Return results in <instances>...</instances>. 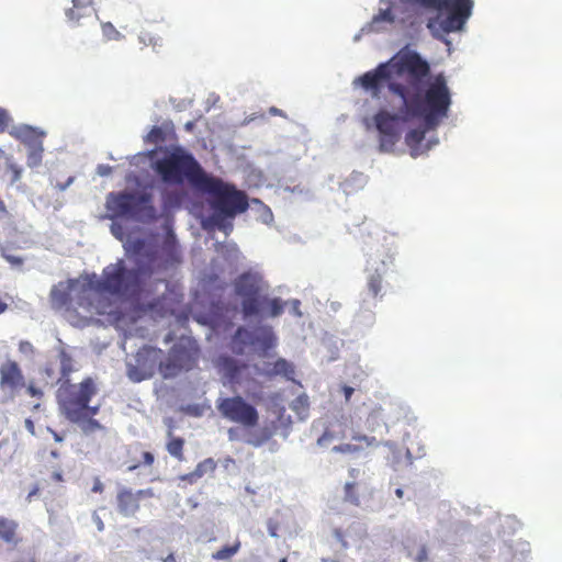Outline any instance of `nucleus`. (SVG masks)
<instances>
[{"mask_svg": "<svg viewBox=\"0 0 562 562\" xmlns=\"http://www.w3.org/2000/svg\"><path fill=\"white\" fill-rule=\"evenodd\" d=\"M430 71L426 59L416 50L404 47L386 63L357 78L356 82L373 97H379L386 86L391 93L405 102L409 114L420 113L427 105L431 120L442 108L446 77L442 72L431 76Z\"/></svg>", "mask_w": 562, "mask_h": 562, "instance_id": "obj_1", "label": "nucleus"}, {"mask_svg": "<svg viewBox=\"0 0 562 562\" xmlns=\"http://www.w3.org/2000/svg\"><path fill=\"white\" fill-rule=\"evenodd\" d=\"M98 394L93 378L87 376L79 383L63 381L57 391V403L61 415L71 424L79 426L85 435L104 431L105 427L94 418L100 412V404L90 405Z\"/></svg>", "mask_w": 562, "mask_h": 562, "instance_id": "obj_2", "label": "nucleus"}, {"mask_svg": "<svg viewBox=\"0 0 562 562\" xmlns=\"http://www.w3.org/2000/svg\"><path fill=\"white\" fill-rule=\"evenodd\" d=\"M443 101L442 108L435 116L429 120L428 110H423L417 114L406 113V105L403 102L398 113H390L386 110H380L373 117L376 130L380 134L379 148L380 151H392L395 144L400 139V124L406 123L412 120H422L426 130H435L442 122L443 119L448 117L450 106L452 104L451 91L448 87L447 79L443 80ZM427 109V105H424Z\"/></svg>", "mask_w": 562, "mask_h": 562, "instance_id": "obj_3", "label": "nucleus"}, {"mask_svg": "<svg viewBox=\"0 0 562 562\" xmlns=\"http://www.w3.org/2000/svg\"><path fill=\"white\" fill-rule=\"evenodd\" d=\"M162 350L151 346H145L136 355L137 364L149 375L156 367L165 379L173 378L181 371L190 370L196 362L199 349L194 341L180 339L162 360Z\"/></svg>", "mask_w": 562, "mask_h": 562, "instance_id": "obj_4", "label": "nucleus"}, {"mask_svg": "<svg viewBox=\"0 0 562 562\" xmlns=\"http://www.w3.org/2000/svg\"><path fill=\"white\" fill-rule=\"evenodd\" d=\"M236 296L241 299V312L245 317L262 314L278 317L284 312L285 303L280 297L270 299L266 293L268 283L258 272L246 271L240 273L233 282Z\"/></svg>", "mask_w": 562, "mask_h": 562, "instance_id": "obj_5", "label": "nucleus"}, {"mask_svg": "<svg viewBox=\"0 0 562 562\" xmlns=\"http://www.w3.org/2000/svg\"><path fill=\"white\" fill-rule=\"evenodd\" d=\"M165 156L153 164V168L167 184L179 186L184 181L199 190L209 175L194 156L180 146L161 149Z\"/></svg>", "mask_w": 562, "mask_h": 562, "instance_id": "obj_6", "label": "nucleus"}, {"mask_svg": "<svg viewBox=\"0 0 562 562\" xmlns=\"http://www.w3.org/2000/svg\"><path fill=\"white\" fill-rule=\"evenodd\" d=\"M198 191L212 198L211 205L217 217L233 218L247 211L249 206L244 191L237 190L234 184L226 183L212 175L206 176Z\"/></svg>", "mask_w": 562, "mask_h": 562, "instance_id": "obj_7", "label": "nucleus"}, {"mask_svg": "<svg viewBox=\"0 0 562 562\" xmlns=\"http://www.w3.org/2000/svg\"><path fill=\"white\" fill-rule=\"evenodd\" d=\"M425 8L447 11L446 18H430L427 27L436 38L462 30L473 9V0H425Z\"/></svg>", "mask_w": 562, "mask_h": 562, "instance_id": "obj_8", "label": "nucleus"}, {"mask_svg": "<svg viewBox=\"0 0 562 562\" xmlns=\"http://www.w3.org/2000/svg\"><path fill=\"white\" fill-rule=\"evenodd\" d=\"M137 269H127L123 260L109 265L103 269L102 279L98 281L95 289L115 295H135L140 289V274L148 272L143 269V259L136 257Z\"/></svg>", "mask_w": 562, "mask_h": 562, "instance_id": "obj_9", "label": "nucleus"}, {"mask_svg": "<svg viewBox=\"0 0 562 562\" xmlns=\"http://www.w3.org/2000/svg\"><path fill=\"white\" fill-rule=\"evenodd\" d=\"M105 207L111 220L135 216L153 221L157 217L153 195L148 192H111L106 196Z\"/></svg>", "mask_w": 562, "mask_h": 562, "instance_id": "obj_10", "label": "nucleus"}, {"mask_svg": "<svg viewBox=\"0 0 562 562\" xmlns=\"http://www.w3.org/2000/svg\"><path fill=\"white\" fill-rule=\"evenodd\" d=\"M130 250L135 257L143 259L144 271L153 273L156 269H165L181 260V254L172 233H168L160 249L148 248L142 238L133 240Z\"/></svg>", "mask_w": 562, "mask_h": 562, "instance_id": "obj_11", "label": "nucleus"}, {"mask_svg": "<svg viewBox=\"0 0 562 562\" xmlns=\"http://www.w3.org/2000/svg\"><path fill=\"white\" fill-rule=\"evenodd\" d=\"M90 289L80 285L77 280H67L53 285L49 292V303L53 310L63 311L68 316L78 307L89 310L91 301L88 297Z\"/></svg>", "mask_w": 562, "mask_h": 562, "instance_id": "obj_12", "label": "nucleus"}, {"mask_svg": "<svg viewBox=\"0 0 562 562\" xmlns=\"http://www.w3.org/2000/svg\"><path fill=\"white\" fill-rule=\"evenodd\" d=\"M216 409L223 418L244 428H254L259 424L257 408L240 395L220 397L216 401Z\"/></svg>", "mask_w": 562, "mask_h": 562, "instance_id": "obj_13", "label": "nucleus"}, {"mask_svg": "<svg viewBox=\"0 0 562 562\" xmlns=\"http://www.w3.org/2000/svg\"><path fill=\"white\" fill-rule=\"evenodd\" d=\"M277 344V337L269 326H260L255 330H248L240 326L233 336V348L238 355H243L248 346L255 347L262 352L272 349Z\"/></svg>", "mask_w": 562, "mask_h": 562, "instance_id": "obj_14", "label": "nucleus"}, {"mask_svg": "<svg viewBox=\"0 0 562 562\" xmlns=\"http://www.w3.org/2000/svg\"><path fill=\"white\" fill-rule=\"evenodd\" d=\"M25 386L23 372L16 361L8 360L0 366V389L16 393Z\"/></svg>", "mask_w": 562, "mask_h": 562, "instance_id": "obj_15", "label": "nucleus"}, {"mask_svg": "<svg viewBox=\"0 0 562 562\" xmlns=\"http://www.w3.org/2000/svg\"><path fill=\"white\" fill-rule=\"evenodd\" d=\"M151 488L133 492L131 488H122L116 496L117 509L125 516H134L139 509V501L145 497H153Z\"/></svg>", "mask_w": 562, "mask_h": 562, "instance_id": "obj_16", "label": "nucleus"}, {"mask_svg": "<svg viewBox=\"0 0 562 562\" xmlns=\"http://www.w3.org/2000/svg\"><path fill=\"white\" fill-rule=\"evenodd\" d=\"M177 134L171 121H165L160 125H155L145 137L147 144L159 145L167 142H176Z\"/></svg>", "mask_w": 562, "mask_h": 562, "instance_id": "obj_17", "label": "nucleus"}, {"mask_svg": "<svg viewBox=\"0 0 562 562\" xmlns=\"http://www.w3.org/2000/svg\"><path fill=\"white\" fill-rule=\"evenodd\" d=\"M218 364L224 376L231 384L240 385L243 383V374L248 370V366L246 363H239L231 357H221Z\"/></svg>", "mask_w": 562, "mask_h": 562, "instance_id": "obj_18", "label": "nucleus"}, {"mask_svg": "<svg viewBox=\"0 0 562 562\" xmlns=\"http://www.w3.org/2000/svg\"><path fill=\"white\" fill-rule=\"evenodd\" d=\"M353 443H341L338 446H335L333 448L334 452L337 453H349V454H356L360 451L371 448V447H378L379 441L375 437L366 436V435H355L352 437Z\"/></svg>", "mask_w": 562, "mask_h": 562, "instance_id": "obj_19", "label": "nucleus"}, {"mask_svg": "<svg viewBox=\"0 0 562 562\" xmlns=\"http://www.w3.org/2000/svg\"><path fill=\"white\" fill-rule=\"evenodd\" d=\"M0 540L13 548L22 542L18 521L7 517H0Z\"/></svg>", "mask_w": 562, "mask_h": 562, "instance_id": "obj_20", "label": "nucleus"}, {"mask_svg": "<svg viewBox=\"0 0 562 562\" xmlns=\"http://www.w3.org/2000/svg\"><path fill=\"white\" fill-rule=\"evenodd\" d=\"M262 374L268 378H273L277 375L284 376L286 380H294V366L283 358H279L272 363H266V369L262 371Z\"/></svg>", "mask_w": 562, "mask_h": 562, "instance_id": "obj_21", "label": "nucleus"}, {"mask_svg": "<svg viewBox=\"0 0 562 562\" xmlns=\"http://www.w3.org/2000/svg\"><path fill=\"white\" fill-rule=\"evenodd\" d=\"M167 425H168V430H167L168 441L166 443V449L171 457L176 458L178 461H183L184 460L183 448H184L186 441L183 438L175 436V434H173L175 426H173V420L171 418H169L167 420Z\"/></svg>", "mask_w": 562, "mask_h": 562, "instance_id": "obj_22", "label": "nucleus"}, {"mask_svg": "<svg viewBox=\"0 0 562 562\" xmlns=\"http://www.w3.org/2000/svg\"><path fill=\"white\" fill-rule=\"evenodd\" d=\"M10 135L26 145L27 147L37 145L42 143V133H38L35 128L23 125L19 127H14L10 131Z\"/></svg>", "mask_w": 562, "mask_h": 562, "instance_id": "obj_23", "label": "nucleus"}, {"mask_svg": "<svg viewBox=\"0 0 562 562\" xmlns=\"http://www.w3.org/2000/svg\"><path fill=\"white\" fill-rule=\"evenodd\" d=\"M425 130L414 128L411 130L405 136V143L411 149L412 157H417L424 151L420 149V144L425 138Z\"/></svg>", "mask_w": 562, "mask_h": 562, "instance_id": "obj_24", "label": "nucleus"}, {"mask_svg": "<svg viewBox=\"0 0 562 562\" xmlns=\"http://www.w3.org/2000/svg\"><path fill=\"white\" fill-rule=\"evenodd\" d=\"M91 5L92 0H72V8L67 10L66 15L70 21L78 22L89 14Z\"/></svg>", "mask_w": 562, "mask_h": 562, "instance_id": "obj_25", "label": "nucleus"}, {"mask_svg": "<svg viewBox=\"0 0 562 562\" xmlns=\"http://www.w3.org/2000/svg\"><path fill=\"white\" fill-rule=\"evenodd\" d=\"M60 362V380H69V375L76 370L74 359L70 353L61 349L58 353Z\"/></svg>", "mask_w": 562, "mask_h": 562, "instance_id": "obj_26", "label": "nucleus"}, {"mask_svg": "<svg viewBox=\"0 0 562 562\" xmlns=\"http://www.w3.org/2000/svg\"><path fill=\"white\" fill-rule=\"evenodd\" d=\"M241 543L239 540H236L232 544H225L214 553H212V559L216 561H227L231 560L239 550Z\"/></svg>", "mask_w": 562, "mask_h": 562, "instance_id": "obj_27", "label": "nucleus"}, {"mask_svg": "<svg viewBox=\"0 0 562 562\" xmlns=\"http://www.w3.org/2000/svg\"><path fill=\"white\" fill-rule=\"evenodd\" d=\"M216 469V462L212 458H207L200 462L194 471L188 475L190 481H192L193 477H202L206 473H212Z\"/></svg>", "mask_w": 562, "mask_h": 562, "instance_id": "obj_28", "label": "nucleus"}, {"mask_svg": "<svg viewBox=\"0 0 562 562\" xmlns=\"http://www.w3.org/2000/svg\"><path fill=\"white\" fill-rule=\"evenodd\" d=\"M383 277L379 271H374L368 278V290L372 294V296L378 297L381 295L382 291Z\"/></svg>", "mask_w": 562, "mask_h": 562, "instance_id": "obj_29", "label": "nucleus"}, {"mask_svg": "<svg viewBox=\"0 0 562 562\" xmlns=\"http://www.w3.org/2000/svg\"><path fill=\"white\" fill-rule=\"evenodd\" d=\"M43 143L29 147L27 165L30 167H36L42 161Z\"/></svg>", "mask_w": 562, "mask_h": 562, "instance_id": "obj_30", "label": "nucleus"}, {"mask_svg": "<svg viewBox=\"0 0 562 562\" xmlns=\"http://www.w3.org/2000/svg\"><path fill=\"white\" fill-rule=\"evenodd\" d=\"M101 30L108 41H120L123 37L111 22L102 23Z\"/></svg>", "mask_w": 562, "mask_h": 562, "instance_id": "obj_31", "label": "nucleus"}, {"mask_svg": "<svg viewBox=\"0 0 562 562\" xmlns=\"http://www.w3.org/2000/svg\"><path fill=\"white\" fill-rule=\"evenodd\" d=\"M383 422V409L382 407H375L371 411L367 418L368 428L374 430L375 426H379Z\"/></svg>", "mask_w": 562, "mask_h": 562, "instance_id": "obj_32", "label": "nucleus"}, {"mask_svg": "<svg viewBox=\"0 0 562 562\" xmlns=\"http://www.w3.org/2000/svg\"><path fill=\"white\" fill-rule=\"evenodd\" d=\"M356 483H346L345 485V501L353 504L359 505V495L356 492Z\"/></svg>", "mask_w": 562, "mask_h": 562, "instance_id": "obj_33", "label": "nucleus"}, {"mask_svg": "<svg viewBox=\"0 0 562 562\" xmlns=\"http://www.w3.org/2000/svg\"><path fill=\"white\" fill-rule=\"evenodd\" d=\"M139 41L146 45V46H159L161 44V37L160 36H154L148 31H143L139 35Z\"/></svg>", "mask_w": 562, "mask_h": 562, "instance_id": "obj_34", "label": "nucleus"}, {"mask_svg": "<svg viewBox=\"0 0 562 562\" xmlns=\"http://www.w3.org/2000/svg\"><path fill=\"white\" fill-rule=\"evenodd\" d=\"M409 555L415 562H430L428 549L425 544L419 546L415 554L409 552Z\"/></svg>", "mask_w": 562, "mask_h": 562, "instance_id": "obj_35", "label": "nucleus"}, {"mask_svg": "<svg viewBox=\"0 0 562 562\" xmlns=\"http://www.w3.org/2000/svg\"><path fill=\"white\" fill-rule=\"evenodd\" d=\"M395 20V16L394 14L392 13V10L391 8H387L385 10H381L374 18H373V22H389V23H392L394 22Z\"/></svg>", "mask_w": 562, "mask_h": 562, "instance_id": "obj_36", "label": "nucleus"}, {"mask_svg": "<svg viewBox=\"0 0 562 562\" xmlns=\"http://www.w3.org/2000/svg\"><path fill=\"white\" fill-rule=\"evenodd\" d=\"M291 408L296 412H307L308 409V402L305 396H299L296 400H294L291 404Z\"/></svg>", "mask_w": 562, "mask_h": 562, "instance_id": "obj_37", "label": "nucleus"}, {"mask_svg": "<svg viewBox=\"0 0 562 562\" xmlns=\"http://www.w3.org/2000/svg\"><path fill=\"white\" fill-rule=\"evenodd\" d=\"M2 257L13 267H22L24 263V259L19 256L10 255L7 252H2Z\"/></svg>", "mask_w": 562, "mask_h": 562, "instance_id": "obj_38", "label": "nucleus"}, {"mask_svg": "<svg viewBox=\"0 0 562 562\" xmlns=\"http://www.w3.org/2000/svg\"><path fill=\"white\" fill-rule=\"evenodd\" d=\"M9 122H10L9 114L7 113L5 110L0 108V132L1 133L8 128Z\"/></svg>", "mask_w": 562, "mask_h": 562, "instance_id": "obj_39", "label": "nucleus"}, {"mask_svg": "<svg viewBox=\"0 0 562 562\" xmlns=\"http://www.w3.org/2000/svg\"><path fill=\"white\" fill-rule=\"evenodd\" d=\"M19 351L24 355H32L34 352V347L30 341L22 340L19 344Z\"/></svg>", "mask_w": 562, "mask_h": 562, "instance_id": "obj_40", "label": "nucleus"}, {"mask_svg": "<svg viewBox=\"0 0 562 562\" xmlns=\"http://www.w3.org/2000/svg\"><path fill=\"white\" fill-rule=\"evenodd\" d=\"M334 439V435L331 431H329L328 429H326L322 436L317 439V443L319 446H326L328 445L331 440Z\"/></svg>", "mask_w": 562, "mask_h": 562, "instance_id": "obj_41", "label": "nucleus"}, {"mask_svg": "<svg viewBox=\"0 0 562 562\" xmlns=\"http://www.w3.org/2000/svg\"><path fill=\"white\" fill-rule=\"evenodd\" d=\"M9 169L12 172L11 182L14 183V182L19 181L21 178V175H22V169L14 164H10Z\"/></svg>", "mask_w": 562, "mask_h": 562, "instance_id": "obj_42", "label": "nucleus"}, {"mask_svg": "<svg viewBox=\"0 0 562 562\" xmlns=\"http://www.w3.org/2000/svg\"><path fill=\"white\" fill-rule=\"evenodd\" d=\"M26 392L33 397L41 398L43 396V391L32 383L26 386Z\"/></svg>", "mask_w": 562, "mask_h": 562, "instance_id": "obj_43", "label": "nucleus"}, {"mask_svg": "<svg viewBox=\"0 0 562 562\" xmlns=\"http://www.w3.org/2000/svg\"><path fill=\"white\" fill-rule=\"evenodd\" d=\"M154 461H155V457L151 452H148V451L143 452V463L145 465L150 467V465H153Z\"/></svg>", "mask_w": 562, "mask_h": 562, "instance_id": "obj_44", "label": "nucleus"}, {"mask_svg": "<svg viewBox=\"0 0 562 562\" xmlns=\"http://www.w3.org/2000/svg\"><path fill=\"white\" fill-rule=\"evenodd\" d=\"M341 392H342V394L345 396L346 402H348V401H350V398H351V396H352V394L355 392V389L349 386V385H342L341 386Z\"/></svg>", "mask_w": 562, "mask_h": 562, "instance_id": "obj_45", "label": "nucleus"}, {"mask_svg": "<svg viewBox=\"0 0 562 562\" xmlns=\"http://www.w3.org/2000/svg\"><path fill=\"white\" fill-rule=\"evenodd\" d=\"M104 490L103 483L100 481L99 477L94 479L93 486L91 487V492L93 493H102Z\"/></svg>", "mask_w": 562, "mask_h": 562, "instance_id": "obj_46", "label": "nucleus"}, {"mask_svg": "<svg viewBox=\"0 0 562 562\" xmlns=\"http://www.w3.org/2000/svg\"><path fill=\"white\" fill-rule=\"evenodd\" d=\"M111 232L117 239L122 240V226L120 224L113 223Z\"/></svg>", "mask_w": 562, "mask_h": 562, "instance_id": "obj_47", "label": "nucleus"}, {"mask_svg": "<svg viewBox=\"0 0 562 562\" xmlns=\"http://www.w3.org/2000/svg\"><path fill=\"white\" fill-rule=\"evenodd\" d=\"M268 438H269L268 436H265V437H262V438H260V439H258V438H249V439L247 440V443H249V445H251V446H254V447H259V446H261V445H262V443H263Z\"/></svg>", "mask_w": 562, "mask_h": 562, "instance_id": "obj_48", "label": "nucleus"}, {"mask_svg": "<svg viewBox=\"0 0 562 562\" xmlns=\"http://www.w3.org/2000/svg\"><path fill=\"white\" fill-rule=\"evenodd\" d=\"M300 305H301V302L299 300H293L292 301V312L297 317L302 316V312L300 310Z\"/></svg>", "mask_w": 562, "mask_h": 562, "instance_id": "obj_49", "label": "nucleus"}, {"mask_svg": "<svg viewBox=\"0 0 562 562\" xmlns=\"http://www.w3.org/2000/svg\"><path fill=\"white\" fill-rule=\"evenodd\" d=\"M75 178L74 177H69L67 179V181L65 183H57L56 184V188L59 190V191H64L66 190L72 182H74Z\"/></svg>", "mask_w": 562, "mask_h": 562, "instance_id": "obj_50", "label": "nucleus"}, {"mask_svg": "<svg viewBox=\"0 0 562 562\" xmlns=\"http://www.w3.org/2000/svg\"><path fill=\"white\" fill-rule=\"evenodd\" d=\"M52 479L55 481V482H63L64 481V476H63V473L60 471H54L52 473Z\"/></svg>", "mask_w": 562, "mask_h": 562, "instance_id": "obj_51", "label": "nucleus"}, {"mask_svg": "<svg viewBox=\"0 0 562 562\" xmlns=\"http://www.w3.org/2000/svg\"><path fill=\"white\" fill-rule=\"evenodd\" d=\"M111 171V167H100L99 168V173L101 176H108Z\"/></svg>", "mask_w": 562, "mask_h": 562, "instance_id": "obj_52", "label": "nucleus"}, {"mask_svg": "<svg viewBox=\"0 0 562 562\" xmlns=\"http://www.w3.org/2000/svg\"><path fill=\"white\" fill-rule=\"evenodd\" d=\"M162 562H176V558L173 553H169L166 558H161Z\"/></svg>", "mask_w": 562, "mask_h": 562, "instance_id": "obj_53", "label": "nucleus"}, {"mask_svg": "<svg viewBox=\"0 0 562 562\" xmlns=\"http://www.w3.org/2000/svg\"><path fill=\"white\" fill-rule=\"evenodd\" d=\"M40 491V487L35 485L29 493L27 498L31 499L33 496H35Z\"/></svg>", "mask_w": 562, "mask_h": 562, "instance_id": "obj_54", "label": "nucleus"}, {"mask_svg": "<svg viewBox=\"0 0 562 562\" xmlns=\"http://www.w3.org/2000/svg\"><path fill=\"white\" fill-rule=\"evenodd\" d=\"M25 425H26V428L32 432L34 434V424L31 419H26L25 420Z\"/></svg>", "mask_w": 562, "mask_h": 562, "instance_id": "obj_55", "label": "nucleus"}, {"mask_svg": "<svg viewBox=\"0 0 562 562\" xmlns=\"http://www.w3.org/2000/svg\"><path fill=\"white\" fill-rule=\"evenodd\" d=\"M8 310V304L2 301L0 297V314L4 313Z\"/></svg>", "mask_w": 562, "mask_h": 562, "instance_id": "obj_56", "label": "nucleus"}, {"mask_svg": "<svg viewBox=\"0 0 562 562\" xmlns=\"http://www.w3.org/2000/svg\"><path fill=\"white\" fill-rule=\"evenodd\" d=\"M7 213V207L4 202L0 199V216Z\"/></svg>", "mask_w": 562, "mask_h": 562, "instance_id": "obj_57", "label": "nucleus"}, {"mask_svg": "<svg viewBox=\"0 0 562 562\" xmlns=\"http://www.w3.org/2000/svg\"><path fill=\"white\" fill-rule=\"evenodd\" d=\"M269 112L273 115H282V111L274 106L270 108Z\"/></svg>", "mask_w": 562, "mask_h": 562, "instance_id": "obj_58", "label": "nucleus"}, {"mask_svg": "<svg viewBox=\"0 0 562 562\" xmlns=\"http://www.w3.org/2000/svg\"><path fill=\"white\" fill-rule=\"evenodd\" d=\"M395 495H396L398 498H402V497H403V495H404V491H403L401 487H398V488H396V490H395Z\"/></svg>", "mask_w": 562, "mask_h": 562, "instance_id": "obj_59", "label": "nucleus"}, {"mask_svg": "<svg viewBox=\"0 0 562 562\" xmlns=\"http://www.w3.org/2000/svg\"><path fill=\"white\" fill-rule=\"evenodd\" d=\"M193 126H194V124H193L192 122H188V123L186 124V130H187V131H192Z\"/></svg>", "mask_w": 562, "mask_h": 562, "instance_id": "obj_60", "label": "nucleus"}, {"mask_svg": "<svg viewBox=\"0 0 562 562\" xmlns=\"http://www.w3.org/2000/svg\"><path fill=\"white\" fill-rule=\"evenodd\" d=\"M53 436L56 441H61V437L56 431H53Z\"/></svg>", "mask_w": 562, "mask_h": 562, "instance_id": "obj_61", "label": "nucleus"}, {"mask_svg": "<svg viewBox=\"0 0 562 562\" xmlns=\"http://www.w3.org/2000/svg\"><path fill=\"white\" fill-rule=\"evenodd\" d=\"M139 467V464H132L128 467V471H134Z\"/></svg>", "mask_w": 562, "mask_h": 562, "instance_id": "obj_62", "label": "nucleus"}, {"mask_svg": "<svg viewBox=\"0 0 562 562\" xmlns=\"http://www.w3.org/2000/svg\"><path fill=\"white\" fill-rule=\"evenodd\" d=\"M335 533L339 539L341 538V532L339 530H336Z\"/></svg>", "mask_w": 562, "mask_h": 562, "instance_id": "obj_63", "label": "nucleus"}, {"mask_svg": "<svg viewBox=\"0 0 562 562\" xmlns=\"http://www.w3.org/2000/svg\"><path fill=\"white\" fill-rule=\"evenodd\" d=\"M279 562H288L286 558H282Z\"/></svg>", "mask_w": 562, "mask_h": 562, "instance_id": "obj_64", "label": "nucleus"}]
</instances>
